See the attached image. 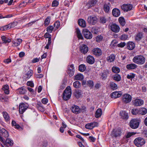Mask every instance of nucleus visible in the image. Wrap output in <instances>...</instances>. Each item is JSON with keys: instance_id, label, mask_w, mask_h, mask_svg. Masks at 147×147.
<instances>
[{"instance_id": "a18cd8bd", "label": "nucleus", "mask_w": 147, "mask_h": 147, "mask_svg": "<svg viewBox=\"0 0 147 147\" xmlns=\"http://www.w3.org/2000/svg\"><path fill=\"white\" fill-rule=\"evenodd\" d=\"M73 86L75 88H78L81 86V84L78 81H76L73 83Z\"/></svg>"}, {"instance_id": "72a5a7b5", "label": "nucleus", "mask_w": 147, "mask_h": 147, "mask_svg": "<svg viewBox=\"0 0 147 147\" xmlns=\"http://www.w3.org/2000/svg\"><path fill=\"white\" fill-rule=\"evenodd\" d=\"M78 23L79 25L82 27H85L86 26V22L82 19H80L78 21Z\"/></svg>"}, {"instance_id": "69168bd1", "label": "nucleus", "mask_w": 147, "mask_h": 147, "mask_svg": "<svg viewBox=\"0 0 147 147\" xmlns=\"http://www.w3.org/2000/svg\"><path fill=\"white\" fill-rule=\"evenodd\" d=\"M44 37L46 38H48V39H51V35L48 33L47 32L45 34Z\"/></svg>"}, {"instance_id": "603ef678", "label": "nucleus", "mask_w": 147, "mask_h": 147, "mask_svg": "<svg viewBox=\"0 0 147 147\" xmlns=\"http://www.w3.org/2000/svg\"><path fill=\"white\" fill-rule=\"evenodd\" d=\"M60 24L59 21H57L55 22L54 25V28L55 30L58 28L60 26Z\"/></svg>"}, {"instance_id": "dca6fc26", "label": "nucleus", "mask_w": 147, "mask_h": 147, "mask_svg": "<svg viewBox=\"0 0 147 147\" xmlns=\"http://www.w3.org/2000/svg\"><path fill=\"white\" fill-rule=\"evenodd\" d=\"M72 111L74 113L78 114L80 112V109L79 107L76 105H74L71 108Z\"/></svg>"}, {"instance_id": "de8ad7c7", "label": "nucleus", "mask_w": 147, "mask_h": 147, "mask_svg": "<svg viewBox=\"0 0 147 147\" xmlns=\"http://www.w3.org/2000/svg\"><path fill=\"white\" fill-rule=\"evenodd\" d=\"M131 113L133 115H136L139 113V110L137 109H133L131 111Z\"/></svg>"}, {"instance_id": "4468645a", "label": "nucleus", "mask_w": 147, "mask_h": 147, "mask_svg": "<svg viewBox=\"0 0 147 147\" xmlns=\"http://www.w3.org/2000/svg\"><path fill=\"white\" fill-rule=\"evenodd\" d=\"M133 104L134 105L136 106H141L144 103L143 101L141 99H136L132 101Z\"/></svg>"}, {"instance_id": "49530a36", "label": "nucleus", "mask_w": 147, "mask_h": 147, "mask_svg": "<svg viewBox=\"0 0 147 147\" xmlns=\"http://www.w3.org/2000/svg\"><path fill=\"white\" fill-rule=\"evenodd\" d=\"M135 76V75L132 73H130L128 74L127 76V77L128 79H130L131 80H132V79H133Z\"/></svg>"}, {"instance_id": "7ed1b4c3", "label": "nucleus", "mask_w": 147, "mask_h": 147, "mask_svg": "<svg viewBox=\"0 0 147 147\" xmlns=\"http://www.w3.org/2000/svg\"><path fill=\"white\" fill-rule=\"evenodd\" d=\"M146 143L145 140L141 137L136 138L134 141V144L138 147H142Z\"/></svg>"}, {"instance_id": "6e6d98bb", "label": "nucleus", "mask_w": 147, "mask_h": 147, "mask_svg": "<svg viewBox=\"0 0 147 147\" xmlns=\"http://www.w3.org/2000/svg\"><path fill=\"white\" fill-rule=\"evenodd\" d=\"M53 28H54V27L53 26H49L47 28V31L48 32L51 33L52 32Z\"/></svg>"}, {"instance_id": "37998d69", "label": "nucleus", "mask_w": 147, "mask_h": 147, "mask_svg": "<svg viewBox=\"0 0 147 147\" xmlns=\"http://www.w3.org/2000/svg\"><path fill=\"white\" fill-rule=\"evenodd\" d=\"M75 79L76 80H82L83 78V76L81 74H78L76 75L75 77Z\"/></svg>"}, {"instance_id": "7c9ffc66", "label": "nucleus", "mask_w": 147, "mask_h": 147, "mask_svg": "<svg viewBox=\"0 0 147 147\" xmlns=\"http://www.w3.org/2000/svg\"><path fill=\"white\" fill-rule=\"evenodd\" d=\"M109 71L107 70H104L103 72L101 74L100 76L102 79L106 78L107 75L109 74Z\"/></svg>"}, {"instance_id": "4be33fe9", "label": "nucleus", "mask_w": 147, "mask_h": 147, "mask_svg": "<svg viewBox=\"0 0 147 147\" xmlns=\"http://www.w3.org/2000/svg\"><path fill=\"white\" fill-rule=\"evenodd\" d=\"M33 72L32 70H29L26 74H24V78L26 80L28 79L32 75Z\"/></svg>"}, {"instance_id": "6e6552de", "label": "nucleus", "mask_w": 147, "mask_h": 147, "mask_svg": "<svg viewBox=\"0 0 147 147\" xmlns=\"http://www.w3.org/2000/svg\"><path fill=\"white\" fill-rule=\"evenodd\" d=\"M28 107V105L26 103H22L20 104L19 107V113L21 114L23 113Z\"/></svg>"}, {"instance_id": "bf43d9fd", "label": "nucleus", "mask_w": 147, "mask_h": 147, "mask_svg": "<svg viewBox=\"0 0 147 147\" xmlns=\"http://www.w3.org/2000/svg\"><path fill=\"white\" fill-rule=\"evenodd\" d=\"M103 37L101 35L97 36L96 37V41L97 42L100 41L102 39Z\"/></svg>"}, {"instance_id": "5fc2aeb1", "label": "nucleus", "mask_w": 147, "mask_h": 147, "mask_svg": "<svg viewBox=\"0 0 147 147\" xmlns=\"http://www.w3.org/2000/svg\"><path fill=\"white\" fill-rule=\"evenodd\" d=\"M107 21V19L105 17H101L100 19V22L101 23L104 24Z\"/></svg>"}, {"instance_id": "4c0bfd02", "label": "nucleus", "mask_w": 147, "mask_h": 147, "mask_svg": "<svg viewBox=\"0 0 147 147\" xmlns=\"http://www.w3.org/2000/svg\"><path fill=\"white\" fill-rule=\"evenodd\" d=\"M110 4L108 3L107 4L106 3L104 5V9L105 12H108L110 10Z\"/></svg>"}, {"instance_id": "aec40b11", "label": "nucleus", "mask_w": 147, "mask_h": 147, "mask_svg": "<svg viewBox=\"0 0 147 147\" xmlns=\"http://www.w3.org/2000/svg\"><path fill=\"white\" fill-rule=\"evenodd\" d=\"M22 40L20 38H18L17 39H15L12 41L13 43L12 46L13 47H16L19 45L22 42Z\"/></svg>"}, {"instance_id": "4d7b16f0", "label": "nucleus", "mask_w": 147, "mask_h": 147, "mask_svg": "<svg viewBox=\"0 0 147 147\" xmlns=\"http://www.w3.org/2000/svg\"><path fill=\"white\" fill-rule=\"evenodd\" d=\"M87 85L90 87L92 88L94 86V84L93 82L91 80H89L88 81Z\"/></svg>"}, {"instance_id": "f03ea898", "label": "nucleus", "mask_w": 147, "mask_h": 147, "mask_svg": "<svg viewBox=\"0 0 147 147\" xmlns=\"http://www.w3.org/2000/svg\"><path fill=\"white\" fill-rule=\"evenodd\" d=\"M71 94V91L70 87L68 86L64 91L63 94V98L64 100H67L70 98Z\"/></svg>"}, {"instance_id": "79ce46f5", "label": "nucleus", "mask_w": 147, "mask_h": 147, "mask_svg": "<svg viewBox=\"0 0 147 147\" xmlns=\"http://www.w3.org/2000/svg\"><path fill=\"white\" fill-rule=\"evenodd\" d=\"M3 117L6 121H8L9 120V117L7 113L6 112L2 113Z\"/></svg>"}, {"instance_id": "f257e3e1", "label": "nucleus", "mask_w": 147, "mask_h": 147, "mask_svg": "<svg viewBox=\"0 0 147 147\" xmlns=\"http://www.w3.org/2000/svg\"><path fill=\"white\" fill-rule=\"evenodd\" d=\"M133 61L136 64L142 65L145 63V58L142 55H137L133 58Z\"/></svg>"}, {"instance_id": "338daca9", "label": "nucleus", "mask_w": 147, "mask_h": 147, "mask_svg": "<svg viewBox=\"0 0 147 147\" xmlns=\"http://www.w3.org/2000/svg\"><path fill=\"white\" fill-rule=\"evenodd\" d=\"M125 43L124 42H121L118 45V47H123L125 46Z\"/></svg>"}, {"instance_id": "9d476101", "label": "nucleus", "mask_w": 147, "mask_h": 147, "mask_svg": "<svg viewBox=\"0 0 147 147\" xmlns=\"http://www.w3.org/2000/svg\"><path fill=\"white\" fill-rule=\"evenodd\" d=\"M121 129L120 128L113 129L111 135L112 136L117 137L121 136Z\"/></svg>"}, {"instance_id": "a19ab883", "label": "nucleus", "mask_w": 147, "mask_h": 147, "mask_svg": "<svg viewBox=\"0 0 147 147\" xmlns=\"http://www.w3.org/2000/svg\"><path fill=\"white\" fill-rule=\"evenodd\" d=\"M111 88L113 90H115L118 88L117 85L115 83L111 82L110 84Z\"/></svg>"}, {"instance_id": "e2e57ef3", "label": "nucleus", "mask_w": 147, "mask_h": 147, "mask_svg": "<svg viewBox=\"0 0 147 147\" xmlns=\"http://www.w3.org/2000/svg\"><path fill=\"white\" fill-rule=\"evenodd\" d=\"M27 85L28 86H30L31 87H33L34 86V84L33 82L31 81H28L27 83Z\"/></svg>"}, {"instance_id": "052dcab7", "label": "nucleus", "mask_w": 147, "mask_h": 147, "mask_svg": "<svg viewBox=\"0 0 147 147\" xmlns=\"http://www.w3.org/2000/svg\"><path fill=\"white\" fill-rule=\"evenodd\" d=\"M17 24V23L16 22H14L12 23H11L9 24V25H10V29L16 26Z\"/></svg>"}, {"instance_id": "680f3d73", "label": "nucleus", "mask_w": 147, "mask_h": 147, "mask_svg": "<svg viewBox=\"0 0 147 147\" xmlns=\"http://www.w3.org/2000/svg\"><path fill=\"white\" fill-rule=\"evenodd\" d=\"M136 134L134 132H128L127 134L126 138H128L130 137L132 135L135 134Z\"/></svg>"}, {"instance_id": "bb28decb", "label": "nucleus", "mask_w": 147, "mask_h": 147, "mask_svg": "<svg viewBox=\"0 0 147 147\" xmlns=\"http://www.w3.org/2000/svg\"><path fill=\"white\" fill-rule=\"evenodd\" d=\"M17 93L18 94H23L26 92V90L23 87L18 88L17 90Z\"/></svg>"}, {"instance_id": "39448f33", "label": "nucleus", "mask_w": 147, "mask_h": 147, "mask_svg": "<svg viewBox=\"0 0 147 147\" xmlns=\"http://www.w3.org/2000/svg\"><path fill=\"white\" fill-rule=\"evenodd\" d=\"M131 96L128 94H125L122 96V101L125 103L130 102L131 100Z\"/></svg>"}, {"instance_id": "c85d7f7f", "label": "nucleus", "mask_w": 147, "mask_h": 147, "mask_svg": "<svg viewBox=\"0 0 147 147\" xmlns=\"http://www.w3.org/2000/svg\"><path fill=\"white\" fill-rule=\"evenodd\" d=\"M137 67L136 65L134 63L128 64L126 66V68L128 69H135Z\"/></svg>"}, {"instance_id": "774afa93", "label": "nucleus", "mask_w": 147, "mask_h": 147, "mask_svg": "<svg viewBox=\"0 0 147 147\" xmlns=\"http://www.w3.org/2000/svg\"><path fill=\"white\" fill-rule=\"evenodd\" d=\"M25 2V0L24 1L20 3L19 5V7H24L28 4V3H26L25 2Z\"/></svg>"}, {"instance_id": "393cba45", "label": "nucleus", "mask_w": 147, "mask_h": 147, "mask_svg": "<svg viewBox=\"0 0 147 147\" xmlns=\"http://www.w3.org/2000/svg\"><path fill=\"white\" fill-rule=\"evenodd\" d=\"M0 132L2 135L5 138L9 136V134L8 131L5 129L2 128L0 130Z\"/></svg>"}, {"instance_id": "864d4df0", "label": "nucleus", "mask_w": 147, "mask_h": 147, "mask_svg": "<svg viewBox=\"0 0 147 147\" xmlns=\"http://www.w3.org/2000/svg\"><path fill=\"white\" fill-rule=\"evenodd\" d=\"M92 125V123H88L85 125V127L87 129H92L94 128Z\"/></svg>"}, {"instance_id": "f704fd0d", "label": "nucleus", "mask_w": 147, "mask_h": 147, "mask_svg": "<svg viewBox=\"0 0 147 147\" xmlns=\"http://www.w3.org/2000/svg\"><path fill=\"white\" fill-rule=\"evenodd\" d=\"M147 113V109L144 108H142L139 110V114L142 115L146 114Z\"/></svg>"}, {"instance_id": "58836bf2", "label": "nucleus", "mask_w": 147, "mask_h": 147, "mask_svg": "<svg viewBox=\"0 0 147 147\" xmlns=\"http://www.w3.org/2000/svg\"><path fill=\"white\" fill-rule=\"evenodd\" d=\"M112 70L113 72L116 74L119 73L120 71V69L116 66H113L112 68Z\"/></svg>"}, {"instance_id": "13d9d810", "label": "nucleus", "mask_w": 147, "mask_h": 147, "mask_svg": "<svg viewBox=\"0 0 147 147\" xmlns=\"http://www.w3.org/2000/svg\"><path fill=\"white\" fill-rule=\"evenodd\" d=\"M81 95V93L79 91H76L75 93V95L77 98H78Z\"/></svg>"}, {"instance_id": "5701e85b", "label": "nucleus", "mask_w": 147, "mask_h": 147, "mask_svg": "<svg viewBox=\"0 0 147 147\" xmlns=\"http://www.w3.org/2000/svg\"><path fill=\"white\" fill-rule=\"evenodd\" d=\"M112 13L113 16L115 17H117L120 15V12L118 9L114 8L112 10Z\"/></svg>"}, {"instance_id": "b1692460", "label": "nucleus", "mask_w": 147, "mask_h": 147, "mask_svg": "<svg viewBox=\"0 0 147 147\" xmlns=\"http://www.w3.org/2000/svg\"><path fill=\"white\" fill-rule=\"evenodd\" d=\"M88 48L87 46L85 45H83L80 48V51L83 53H86L88 51Z\"/></svg>"}, {"instance_id": "412c9836", "label": "nucleus", "mask_w": 147, "mask_h": 147, "mask_svg": "<svg viewBox=\"0 0 147 147\" xmlns=\"http://www.w3.org/2000/svg\"><path fill=\"white\" fill-rule=\"evenodd\" d=\"M97 0H91L89 1L87 4L86 5L88 8L94 6L97 3Z\"/></svg>"}, {"instance_id": "2f4dec72", "label": "nucleus", "mask_w": 147, "mask_h": 147, "mask_svg": "<svg viewBox=\"0 0 147 147\" xmlns=\"http://www.w3.org/2000/svg\"><path fill=\"white\" fill-rule=\"evenodd\" d=\"M9 86L7 84H6L3 86L2 89L4 91V93L7 94H9Z\"/></svg>"}, {"instance_id": "6ab92c4d", "label": "nucleus", "mask_w": 147, "mask_h": 147, "mask_svg": "<svg viewBox=\"0 0 147 147\" xmlns=\"http://www.w3.org/2000/svg\"><path fill=\"white\" fill-rule=\"evenodd\" d=\"M86 61L87 63L90 64H93L95 62L94 57L91 55L88 56L86 57Z\"/></svg>"}, {"instance_id": "a211bd4d", "label": "nucleus", "mask_w": 147, "mask_h": 147, "mask_svg": "<svg viewBox=\"0 0 147 147\" xmlns=\"http://www.w3.org/2000/svg\"><path fill=\"white\" fill-rule=\"evenodd\" d=\"M122 93L121 92L115 91L111 94V97L113 98H116L119 97L122 95Z\"/></svg>"}, {"instance_id": "20e7f679", "label": "nucleus", "mask_w": 147, "mask_h": 147, "mask_svg": "<svg viewBox=\"0 0 147 147\" xmlns=\"http://www.w3.org/2000/svg\"><path fill=\"white\" fill-rule=\"evenodd\" d=\"M140 121V120L139 119H132L129 122V126L132 129H136L138 127Z\"/></svg>"}, {"instance_id": "cd10ccee", "label": "nucleus", "mask_w": 147, "mask_h": 147, "mask_svg": "<svg viewBox=\"0 0 147 147\" xmlns=\"http://www.w3.org/2000/svg\"><path fill=\"white\" fill-rule=\"evenodd\" d=\"M143 34L142 32H138L135 36V40L137 41H140L142 38Z\"/></svg>"}, {"instance_id": "423d86ee", "label": "nucleus", "mask_w": 147, "mask_h": 147, "mask_svg": "<svg viewBox=\"0 0 147 147\" xmlns=\"http://www.w3.org/2000/svg\"><path fill=\"white\" fill-rule=\"evenodd\" d=\"M82 33L86 38L90 39L92 38V35L91 32L87 29H84L82 31Z\"/></svg>"}, {"instance_id": "f8f14e48", "label": "nucleus", "mask_w": 147, "mask_h": 147, "mask_svg": "<svg viewBox=\"0 0 147 147\" xmlns=\"http://www.w3.org/2000/svg\"><path fill=\"white\" fill-rule=\"evenodd\" d=\"M97 18L96 16H90L88 17V22L92 25H94L97 22Z\"/></svg>"}, {"instance_id": "8fccbe9b", "label": "nucleus", "mask_w": 147, "mask_h": 147, "mask_svg": "<svg viewBox=\"0 0 147 147\" xmlns=\"http://www.w3.org/2000/svg\"><path fill=\"white\" fill-rule=\"evenodd\" d=\"M79 70L81 71H83L86 69V67L83 64L80 65L79 67Z\"/></svg>"}, {"instance_id": "1a4fd4ad", "label": "nucleus", "mask_w": 147, "mask_h": 147, "mask_svg": "<svg viewBox=\"0 0 147 147\" xmlns=\"http://www.w3.org/2000/svg\"><path fill=\"white\" fill-rule=\"evenodd\" d=\"M133 5L131 4H124L121 6L122 9L124 11H127L132 9Z\"/></svg>"}, {"instance_id": "3c124183", "label": "nucleus", "mask_w": 147, "mask_h": 147, "mask_svg": "<svg viewBox=\"0 0 147 147\" xmlns=\"http://www.w3.org/2000/svg\"><path fill=\"white\" fill-rule=\"evenodd\" d=\"M50 20V17L48 16L46 19L45 21V26H47L49 23Z\"/></svg>"}, {"instance_id": "f3484780", "label": "nucleus", "mask_w": 147, "mask_h": 147, "mask_svg": "<svg viewBox=\"0 0 147 147\" xmlns=\"http://www.w3.org/2000/svg\"><path fill=\"white\" fill-rule=\"evenodd\" d=\"M119 115L122 119L125 120L127 119L129 117L127 113L125 111H120L119 113Z\"/></svg>"}, {"instance_id": "a878e982", "label": "nucleus", "mask_w": 147, "mask_h": 147, "mask_svg": "<svg viewBox=\"0 0 147 147\" xmlns=\"http://www.w3.org/2000/svg\"><path fill=\"white\" fill-rule=\"evenodd\" d=\"M127 48L129 50H132L135 47V45L132 42H129L127 44Z\"/></svg>"}, {"instance_id": "09e8293b", "label": "nucleus", "mask_w": 147, "mask_h": 147, "mask_svg": "<svg viewBox=\"0 0 147 147\" xmlns=\"http://www.w3.org/2000/svg\"><path fill=\"white\" fill-rule=\"evenodd\" d=\"M11 124L13 126H14L16 128L19 129L20 127V125L17 124L16 122L14 121H12Z\"/></svg>"}, {"instance_id": "2eb2a0df", "label": "nucleus", "mask_w": 147, "mask_h": 147, "mask_svg": "<svg viewBox=\"0 0 147 147\" xmlns=\"http://www.w3.org/2000/svg\"><path fill=\"white\" fill-rule=\"evenodd\" d=\"M93 54L97 56H99L102 54V51L100 48H94L92 50Z\"/></svg>"}, {"instance_id": "0eeeda50", "label": "nucleus", "mask_w": 147, "mask_h": 147, "mask_svg": "<svg viewBox=\"0 0 147 147\" xmlns=\"http://www.w3.org/2000/svg\"><path fill=\"white\" fill-rule=\"evenodd\" d=\"M0 141L2 142L5 145L7 146V144L10 146H11L13 144V141L11 139L7 138L5 142L4 141L3 139L0 136Z\"/></svg>"}, {"instance_id": "c9c22d12", "label": "nucleus", "mask_w": 147, "mask_h": 147, "mask_svg": "<svg viewBox=\"0 0 147 147\" xmlns=\"http://www.w3.org/2000/svg\"><path fill=\"white\" fill-rule=\"evenodd\" d=\"M102 114V111L101 109H98L96 111L95 116L96 118H98L101 116Z\"/></svg>"}, {"instance_id": "ea45409f", "label": "nucleus", "mask_w": 147, "mask_h": 147, "mask_svg": "<svg viewBox=\"0 0 147 147\" xmlns=\"http://www.w3.org/2000/svg\"><path fill=\"white\" fill-rule=\"evenodd\" d=\"M120 76L118 74H115L113 76V79L116 81L119 82L121 80Z\"/></svg>"}, {"instance_id": "9b49d317", "label": "nucleus", "mask_w": 147, "mask_h": 147, "mask_svg": "<svg viewBox=\"0 0 147 147\" xmlns=\"http://www.w3.org/2000/svg\"><path fill=\"white\" fill-rule=\"evenodd\" d=\"M67 72L70 77L74 75V65L73 64H71L68 66Z\"/></svg>"}, {"instance_id": "e433bc0d", "label": "nucleus", "mask_w": 147, "mask_h": 147, "mask_svg": "<svg viewBox=\"0 0 147 147\" xmlns=\"http://www.w3.org/2000/svg\"><path fill=\"white\" fill-rule=\"evenodd\" d=\"M115 58V56L113 54H111L107 58V61L109 62L113 61Z\"/></svg>"}, {"instance_id": "c03bdc74", "label": "nucleus", "mask_w": 147, "mask_h": 147, "mask_svg": "<svg viewBox=\"0 0 147 147\" xmlns=\"http://www.w3.org/2000/svg\"><path fill=\"white\" fill-rule=\"evenodd\" d=\"M119 21L120 24L122 26H124L125 24V20L124 18L122 17H120L119 19Z\"/></svg>"}, {"instance_id": "c756f323", "label": "nucleus", "mask_w": 147, "mask_h": 147, "mask_svg": "<svg viewBox=\"0 0 147 147\" xmlns=\"http://www.w3.org/2000/svg\"><path fill=\"white\" fill-rule=\"evenodd\" d=\"M76 32L77 35V37L79 39H84V38L81 33L80 31L78 28H76Z\"/></svg>"}, {"instance_id": "473e14b6", "label": "nucleus", "mask_w": 147, "mask_h": 147, "mask_svg": "<svg viewBox=\"0 0 147 147\" xmlns=\"http://www.w3.org/2000/svg\"><path fill=\"white\" fill-rule=\"evenodd\" d=\"M1 39L2 41L3 42V43H9L11 41V39L8 38L5 36H2L1 37Z\"/></svg>"}, {"instance_id": "0e129e2a", "label": "nucleus", "mask_w": 147, "mask_h": 147, "mask_svg": "<svg viewBox=\"0 0 147 147\" xmlns=\"http://www.w3.org/2000/svg\"><path fill=\"white\" fill-rule=\"evenodd\" d=\"M59 3L56 0L53 1L52 3V6L53 7H56L58 5Z\"/></svg>"}, {"instance_id": "ddd939ff", "label": "nucleus", "mask_w": 147, "mask_h": 147, "mask_svg": "<svg viewBox=\"0 0 147 147\" xmlns=\"http://www.w3.org/2000/svg\"><path fill=\"white\" fill-rule=\"evenodd\" d=\"M111 30L113 32L117 33L119 31L120 28L117 24H113L111 26Z\"/></svg>"}]
</instances>
